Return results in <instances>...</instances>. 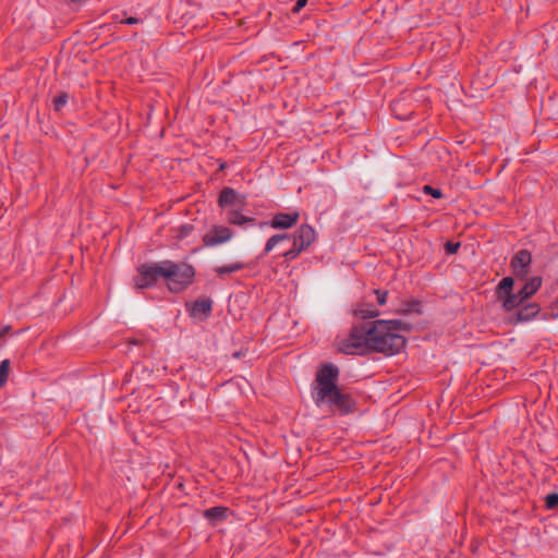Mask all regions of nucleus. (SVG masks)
I'll return each mask as SVG.
<instances>
[{"label": "nucleus", "instance_id": "obj_24", "mask_svg": "<svg viewBox=\"0 0 558 558\" xmlns=\"http://www.w3.org/2000/svg\"><path fill=\"white\" fill-rule=\"evenodd\" d=\"M374 294L376 295L377 303L379 305H385L388 298V291L376 289L374 290Z\"/></svg>", "mask_w": 558, "mask_h": 558}, {"label": "nucleus", "instance_id": "obj_29", "mask_svg": "<svg viewBox=\"0 0 558 558\" xmlns=\"http://www.w3.org/2000/svg\"><path fill=\"white\" fill-rule=\"evenodd\" d=\"M138 22H140V20L136 17H129L124 21V23H126V24H137Z\"/></svg>", "mask_w": 558, "mask_h": 558}, {"label": "nucleus", "instance_id": "obj_25", "mask_svg": "<svg viewBox=\"0 0 558 558\" xmlns=\"http://www.w3.org/2000/svg\"><path fill=\"white\" fill-rule=\"evenodd\" d=\"M558 506V494H549L546 496V507L553 509Z\"/></svg>", "mask_w": 558, "mask_h": 558}, {"label": "nucleus", "instance_id": "obj_10", "mask_svg": "<svg viewBox=\"0 0 558 558\" xmlns=\"http://www.w3.org/2000/svg\"><path fill=\"white\" fill-rule=\"evenodd\" d=\"M539 306L536 303H530L522 308H520L517 313L515 319L513 322H526L534 318L539 313Z\"/></svg>", "mask_w": 558, "mask_h": 558}, {"label": "nucleus", "instance_id": "obj_9", "mask_svg": "<svg viewBox=\"0 0 558 558\" xmlns=\"http://www.w3.org/2000/svg\"><path fill=\"white\" fill-rule=\"evenodd\" d=\"M300 218L299 211L278 213L269 222L272 229H289L293 227Z\"/></svg>", "mask_w": 558, "mask_h": 558}, {"label": "nucleus", "instance_id": "obj_5", "mask_svg": "<svg viewBox=\"0 0 558 558\" xmlns=\"http://www.w3.org/2000/svg\"><path fill=\"white\" fill-rule=\"evenodd\" d=\"M316 240V231L310 225H302L293 236V245L283 257L286 260L295 259L303 251L308 248Z\"/></svg>", "mask_w": 558, "mask_h": 558}, {"label": "nucleus", "instance_id": "obj_15", "mask_svg": "<svg viewBox=\"0 0 558 558\" xmlns=\"http://www.w3.org/2000/svg\"><path fill=\"white\" fill-rule=\"evenodd\" d=\"M229 223L231 225H236V226H242L246 222H254V218L252 217H246L244 215H242L241 213H239L238 210L235 209H230L228 211V217H227Z\"/></svg>", "mask_w": 558, "mask_h": 558}, {"label": "nucleus", "instance_id": "obj_28", "mask_svg": "<svg viewBox=\"0 0 558 558\" xmlns=\"http://www.w3.org/2000/svg\"><path fill=\"white\" fill-rule=\"evenodd\" d=\"M459 246H460L459 243L448 242L446 244V250H447L448 253L453 254V253H456L458 251Z\"/></svg>", "mask_w": 558, "mask_h": 558}, {"label": "nucleus", "instance_id": "obj_17", "mask_svg": "<svg viewBox=\"0 0 558 558\" xmlns=\"http://www.w3.org/2000/svg\"><path fill=\"white\" fill-rule=\"evenodd\" d=\"M244 268V264L241 262L231 263L229 265L220 266L215 269L218 276L222 277L225 275H230L242 270Z\"/></svg>", "mask_w": 558, "mask_h": 558}, {"label": "nucleus", "instance_id": "obj_14", "mask_svg": "<svg viewBox=\"0 0 558 558\" xmlns=\"http://www.w3.org/2000/svg\"><path fill=\"white\" fill-rule=\"evenodd\" d=\"M213 302L209 299L196 300L192 306V315L204 314L208 315L211 311Z\"/></svg>", "mask_w": 558, "mask_h": 558}, {"label": "nucleus", "instance_id": "obj_27", "mask_svg": "<svg viewBox=\"0 0 558 558\" xmlns=\"http://www.w3.org/2000/svg\"><path fill=\"white\" fill-rule=\"evenodd\" d=\"M307 3V0H298L292 9L293 13H299Z\"/></svg>", "mask_w": 558, "mask_h": 558}, {"label": "nucleus", "instance_id": "obj_7", "mask_svg": "<svg viewBox=\"0 0 558 558\" xmlns=\"http://www.w3.org/2000/svg\"><path fill=\"white\" fill-rule=\"evenodd\" d=\"M232 238V231L225 226H214L204 236L205 246H216L228 242Z\"/></svg>", "mask_w": 558, "mask_h": 558}, {"label": "nucleus", "instance_id": "obj_12", "mask_svg": "<svg viewBox=\"0 0 558 558\" xmlns=\"http://www.w3.org/2000/svg\"><path fill=\"white\" fill-rule=\"evenodd\" d=\"M500 299L502 300V307L506 311H512L524 302L519 292L505 294Z\"/></svg>", "mask_w": 558, "mask_h": 558}, {"label": "nucleus", "instance_id": "obj_20", "mask_svg": "<svg viewBox=\"0 0 558 558\" xmlns=\"http://www.w3.org/2000/svg\"><path fill=\"white\" fill-rule=\"evenodd\" d=\"M288 239V234H275L268 239L265 245V253H269L281 241Z\"/></svg>", "mask_w": 558, "mask_h": 558}, {"label": "nucleus", "instance_id": "obj_3", "mask_svg": "<svg viewBox=\"0 0 558 558\" xmlns=\"http://www.w3.org/2000/svg\"><path fill=\"white\" fill-rule=\"evenodd\" d=\"M161 270H163V280L170 292H182L194 281V267L186 263L163 260Z\"/></svg>", "mask_w": 558, "mask_h": 558}, {"label": "nucleus", "instance_id": "obj_23", "mask_svg": "<svg viewBox=\"0 0 558 558\" xmlns=\"http://www.w3.org/2000/svg\"><path fill=\"white\" fill-rule=\"evenodd\" d=\"M66 101H68L66 94H61V95L54 97L53 98L54 110H57V111L61 110V108L66 104Z\"/></svg>", "mask_w": 558, "mask_h": 558}, {"label": "nucleus", "instance_id": "obj_26", "mask_svg": "<svg viewBox=\"0 0 558 558\" xmlns=\"http://www.w3.org/2000/svg\"><path fill=\"white\" fill-rule=\"evenodd\" d=\"M424 193L432 195L435 198H440L442 196V193L439 189H434L430 185H425L423 187Z\"/></svg>", "mask_w": 558, "mask_h": 558}, {"label": "nucleus", "instance_id": "obj_19", "mask_svg": "<svg viewBox=\"0 0 558 558\" xmlns=\"http://www.w3.org/2000/svg\"><path fill=\"white\" fill-rule=\"evenodd\" d=\"M514 280L512 277H505L497 287L498 296L501 298L505 294L511 293Z\"/></svg>", "mask_w": 558, "mask_h": 558}, {"label": "nucleus", "instance_id": "obj_6", "mask_svg": "<svg viewBox=\"0 0 558 558\" xmlns=\"http://www.w3.org/2000/svg\"><path fill=\"white\" fill-rule=\"evenodd\" d=\"M163 262L156 264H144L137 268V275L133 278L136 289H145L154 286L158 279H163Z\"/></svg>", "mask_w": 558, "mask_h": 558}, {"label": "nucleus", "instance_id": "obj_13", "mask_svg": "<svg viewBox=\"0 0 558 558\" xmlns=\"http://www.w3.org/2000/svg\"><path fill=\"white\" fill-rule=\"evenodd\" d=\"M236 198L238 194L233 189L226 187L221 191L218 203L221 207L232 206L235 204Z\"/></svg>", "mask_w": 558, "mask_h": 558}, {"label": "nucleus", "instance_id": "obj_16", "mask_svg": "<svg viewBox=\"0 0 558 558\" xmlns=\"http://www.w3.org/2000/svg\"><path fill=\"white\" fill-rule=\"evenodd\" d=\"M354 314L362 319H369L377 317L379 315V311L367 307L364 303H361L355 307Z\"/></svg>", "mask_w": 558, "mask_h": 558}, {"label": "nucleus", "instance_id": "obj_21", "mask_svg": "<svg viewBox=\"0 0 558 558\" xmlns=\"http://www.w3.org/2000/svg\"><path fill=\"white\" fill-rule=\"evenodd\" d=\"M9 369H10L9 360H3L0 363V387H2L7 383Z\"/></svg>", "mask_w": 558, "mask_h": 558}, {"label": "nucleus", "instance_id": "obj_8", "mask_svg": "<svg viewBox=\"0 0 558 558\" xmlns=\"http://www.w3.org/2000/svg\"><path fill=\"white\" fill-rule=\"evenodd\" d=\"M532 256L526 250L519 251L511 260V267L517 278L523 279L529 272V266L531 265Z\"/></svg>", "mask_w": 558, "mask_h": 558}, {"label": "nucleus", "instance_id": "obj_4", "mask_svg": "<svg viewBox=\"0 0 558 558\" xmlns=\"http://www.w3.org/2000/svg\"><path fill=\"white\" fill-rule=\"evenodd\" d=\"M337 350L344 354L364 355L371 352L369 328L354 326L345 336L337 337Z\"/></svg>", "mask_w": 558, "mask_h": 558}, {"label": "nucleus", "instance_id": "obj_22", "mask_svg": "<svg viewBox=\"0 0 558 558\" xmlns=\"http://www.w3.org/2000/svg\"><path fill=\"white\" fill-rule=\"evenodd\" d=\"M420 308H421V303L418 301H412L410 303H405L404 307L402 310L398 311V313H401V314H409L412 312L420 313L421 312Z\"/></svg>", "mask_w": 558, "mask_h": 558}, {"label": "nucleus", "instance_id": "obj_1", "mask_svg": "<svg viewBox=\"0 0 558 558\" xmlns=\"http://www.w3.org/2000/svg\"><path fill=\"white\" fill-rule=\"evenodd\" d=\"M338 368L324 365L316 374L314 381V401L317 407L326 405L332 413L348 414L354 409V401L337 386Z\"/></svg>", "mask_w": 558, "mask_h": 558}, {"label": "nucleus", "instance_id": "obj_18", "mask_svg": "<svg viewBox=\"0 0 558 558\" xmlns=\"http://www.w3.org/2000/svg\"><path fill=\"white\" fill-rule=\"evenodd\" d=\"M228 509L226 507H213L204 511L205 518L208 520H220L226 517Z\"/></svg>", "mask_w": 558, "mask_h": 558}, {"label": "nucleus", "instance_id": "obj_2", "mask_svg": "<svg viewBox=\"0 0 558 558\" xmlns=\"http://www.w3.org/2000/svg\"><path fill=\"white\" fill-rule=\"evenodd\" d=\"M403 326L401 320H376L369 327L371 352H381L387 355L399 353L405 345L403 336L396 331Z\"/></svg>", "mask_w": 558, "mask_h": 558}, {"label": "nucleus", "instance_id": "obj_11", "mask_svg": "<svg viewBox=\"0 0 558 558\" xmlns=\"http://www.w3.org/2000/svg\"><path fill=\"white\" fill-rule=\"evenodd\" d=\"M542 286V278L541 277H533L531 278L523 288L519 291V294L522 296V299L525 301L530 296H532Z\"/></svg>", "mask_w": 558, "mask_h": 558}]
</instances>
